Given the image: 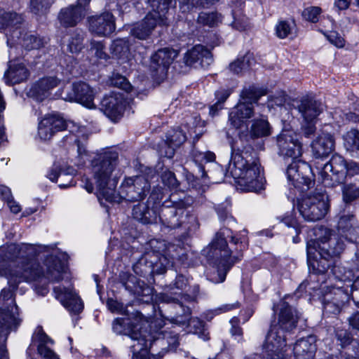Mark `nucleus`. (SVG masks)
Here are the masks:
<instances>
[{
  "instance_id": "nucleus-50",
  "label": "nucleus",
  "mask_w": 359,
  "mask_h": 359,
  "mask_svg": "<svg viewBox=\"0 0 359 359\" xmlns=\"http://www.w3.org/2000/svg\"><path fill=\"white\" fill-rule=\"evenodd\" d=\"M342 307L331 299L329 294H327L323 299V309L325 313H338Z\"/></svg>"
},
{
  "instance_id": "nucleus-49",
  "label": "nucleus",
  "mask_w": 359,
  "mask_h": 359,
  "mask_svg": "<svg viewBox=\"0 0 359 359\" xmlns=\"http://www.w3.org/2000/svg\"><path fill=\"white\" fill-rule=\"evenodd\" d=\"M281 222H283L286 226L289 228H292V230L297 235L296 237H293L294 242L297 243V238H298L297 235L301 231V228L296 219L293 216L292 212L285 215L282 219Z\"/></svg>"
},
{
  "instance_id": "nucleus-54",
  "label": "nucleus",
  "mask_w": 359,
  "mask_h": 359,
  "mask_svg": "<svg viewBox=\"0 0 359 359\" xmlns=\"http://www.w3.org/2000/svg\"><path fill=\"white\" fill-rule=\"evenodd\" d=\"M43 43L41 39L34 35H29L23 39L22 45L27 50H32L39 49L43 46Z\"/></svg>"
},
{
  "instance_id": "nucleus-33",
  "label": "nucleus",
  "mask_w": 359,
  "mask_h": 359,
  "mask_svg": "<svg viewBox=\"0 0 359 359\" xmlns=\"http://www.w3.org/2000/svg\"><path fill=\"white\" fill-rule=\"evenodd\" d=\"M133 217L143 224L158 222L157 211L146 203H138L133 208Z\"/></svg>"
},
{
  "instance_id": "nucleus-1",
  "label": "nucleus",
  "mask_w": 359,
  "mask_h": 359,
  "mask_svg": "<svg viewBox=\"0 0 359 359\" xmlns=\"http://www.w3.org/2000/svg\"><path fill=\"white\" fill-rule=\"evenodd\" d=\"M53 247L21 243H11L0 248V276H5L13 288L22 281H34L42 276L50 281L62 280L65 263L57 255L48 257L41 267L34 257Z\"/></svg>"
},
{
  "instance_id": "nucleus-22",
  "label": "nucleus",
  "mask_w": 359,
  "mask_h": 359,
  "mask_svg": "<svg viewBox=\"0 0 359 359\" xmlns=\"http://www.w3.org/2000/svg\"><path fill=\"white\" fill-rule=\"evenodd\" d=\"M177 55L178 53L172 48L159 49L151 56V69L157 73L165 74Z\"/></svg>"
},
{
  "instance_id": "nucleus-46",
  "label": "nucleus",
  "mask_w": 359,
  "mask_h": 359,
  "mask_svg": "<svg viewBox=\"0 0 359 359\" xmlns=\"http://www.w3.org/2000/svg\"><path fill=\"white\" fill-rule=\"evenodd\" d=\"M23 18L16 13H4L1 17V22L4 27H18L22 22Z\"/></svg>"
},
{
  "instance_id": "nucleus-12",
  "label": "nucleus",
  "mask_w": 359,
  "mask_h": 359,
  "mask_svg": "<svg viewBox=\"0 0 359 359\" xmlns=\"http://www.w3.org/2000/svg\"><path fill=\"white\" fill-rule=\"evenodd\" d=\"M319 175L326 187H334L344 182L347 175L346 161L341 156H333L323 165Z\"/></svg>"
},
{
  "instance_id": "nucleus-17",
  "label": "nucleus",
  "mask_w": 359,
  "mask_h": 359,
  "mask_svg": "<svg viewBox=\"0 0 359 359\" xmlns=\"http://www.w3.org/2000/svg\"><path fill=\"white\" fill-rule=\"evenodd\" d=\"M149 188V183L143 176L128 178L120 188V197L128 201H140L144 198Z\"/></svg>"
},
{
  "instance_id": "nucleus-27",
  "label": "nucleus",
  "mask_w": 359,
  "mask_h": 359,
  "mask_svg": "<svg viewBox=\"0 0 359 359\" xmlns=\"http://www.w3.org/2000/svg\"><path fill=\"white\" fill-rule=\"evenodd\" d=\"M316 337L310 335L297 341L293 346L296 359H313L316 352Z\"/></svg>"
},
{
  "instance_id": "nucleus-8",
  "label": "nucleus",
  "mask_w": 359,
  "mask_h": 359,
  "mask_svg": "<svg viewBox=\"0 0 359 359\" xmlns=\"http://www.w3.org/2000/svg\"><path fill=\"white\" fill-rule=\"evenodd\" d=\"M151 6L156 8L149 12L142 21L137 24L131 30V34L136 38L146 39L157 25H168L165 13L168 10V1H152Z\"/></svg>"
},
{
  "instance_id": "nucleus-57",
  "label": "nucleus",
  "mask_w": 359,
  "mask_h": 359,
  "mask_svg": "<svg viewBox=\"0 0 359 359\" xmlns=\"http://www.w3.org/2000/svg\"><path fill=\"white\" fill-rule=\"evenodd\" d=\"M163 183L170 189L178 187V182L175 174L169 170L163 172L161 176Z\"/></svg>"
},
{
  "instance_id": "nucleus-59",
  "label": "nucleus",
  "mask_w": 359,
  "mask_h": 359,
  "mask_svg": "<svg viewBox=\"0 0 359 359\" xmlns=\"http://www.w3.org/2000/svg\"><path fill=\"white\" fill-rule=\"evenodd\" d=\"M335 336L342 346L350 344L352 340L351 334L344 329L337 328L335 330Z\"/></svg>"
},
{
  "instance_id": "nucleus-56",
  "label": "nucleus",
  "mask_w": 359,
  "mask_h": 359,
  "mask_svg": "<svg viewBox=\"0 0 359 359\" xmlns=\"http://www.w3.org/2000/svg\"><path fill=\"white\" fill-rule=\"evenodd\" d=\"M90 44V52L91 54H94L98 59L106 60L107 58V55L104 50V47L102 43L93 41Z\"/></svg>"
},
{
  "instance_id": "nucleus-19",
  "label": "nucleus",
  "mask_w": 359,
  "mask_h": 359,
  "mask_svg": "<svg viewBox=\"0 0 359 359\" xmlns=\"http://www.w3.org/2000/svg\"><path fill=\"white\" fill-rule=\"evenodd\" d=\"M89 9L87 1L77 2L61 10L58 19L65 27H75L88 13Z\"/></svg>"
},
{
  "instance_id": "nucleus-21",
  "label": "nucleus",
  "mask_w": 359,
  "mask_h": 359,
  "mask_svg": "<svg viewBox=\"0 0 359 359\" xmlns=\"http://www.w3.org/2000/svg\"><path fill=\"white\" fill-rule=\"evenodd\" d=\"M279 307L278 323L272 327H278L281 334L290 332L297 326L298 313L285 302H280Z\"/></svg>"
},
{
  "instance_id": "nucleus-29",
  "label": "nucleus",
  "mask_w": 359,
  "mask_h": 359,
  "mask_svg": "<svg viewBox=\"0 0 359 359\" xmlns=\"http://www.w3.org/2000/svg\"><path fill=\"white\" fill-rule=\"evenodd\" d=\"M28 75V70L23 64L10 62L8 69L4 74V79L8 85H15L25 81Z\"/></svg>"
},
{
  "instance_id": "nucleus-31",
  "label": "nucleus",
  "mask_w": 359,
  "mask_h": 359,
  "mask_svg": "<svg viewBox=\"0 0 359 359\" xmlns=\"http://www.w3.org/2000/svg\"><path fill=\"white\" fill-rule=\"evenodd\" d=\"M298 110L304 117V121H314L323 111V106L318 101L311 99H303L298 105Z\"/></svg>"
},
{
  "instance_id": "nucleus-23",
  "label": "nucleus",
  "mask_w": 359,
  "mask_h": 359,
  "mask_svg": "<svg viewBox=\"0 0 359 359\" xmlns=\"http://www.w3.org/2000/svg\"><path fill=\"white\" fill-rule=\"evenodd\" d=\"M183 60L187 66L191 67L198 63L205 67L212 62V57L209 50L203 46L196 45L187 51Z\"/></svg>"
},
{
  "instance_id": "nucleus-18",
  "label": "nucleus",
  "mask_w": 359,
  "mask_h": 359,
  "mask_svg": "<svg viewBox=\"0 0 359 359\" xmlns=\"http://www.w3.org/2000/svg\"><path fill=\"white\" fill-rule=\"evenodd\" d=\"M285 341V333L281 334L278 327L271 326L263 344V349L271 359H283Z\"/></svg>"
},
{
  "instance_id": "nucleus-38",
  "label": "nucleus",
  "mask_w": 359,
  "mask_h": 359,
  "mask_svg": "<svg viewBox=\"0 0 359 359\" xmlns=\"http://www.w3.org/2000/svg\"><path fill=\"white\" fill-rule=\"evenodd\" d=\"M187 137L180 128L169 132L167 136V142L171 150L166 155L171 158L174 154L175 147H180L186 141Z\"/></svg>"
},
{
  "instance_id": "nucleus-20",
  "label": "nucleus",
  "mask_w": 359,
  "mask_h": 359,
  "mask_svg": "<svg viewBox=\"0 0 359 359\" xmlns=\"http://www.w3.org/2000/svg\"><path fill=\"white\" fill-rule=\"evenodd\" d=\"M53 292L55 298L58 299L68 311L75 313L82 311V302L72 288L60 285L55 287Z\"/></svg>"
},
{
  "instance_id": "nucleus-5",
  "label": "nucleus",
  "mask_w": 359,
  "mask_h": 359,
  "mask_svg": "<svg viewBox=\"0 0 359 359\" xmlns=\"http://www.w3.org/2000/svg\"><path fill=\"white\" fill-rule=\"evenodd\" d=\"M224 235V232L217 233L211 244L203 250L212 266L208 279L214 283L224 281L227 272L237 260L236 257L231 256Z\"/></svg>"
},
{
  "instance_id": "nucleus-13",
  "label": "nucleus",
  "mask_w": 359,
  "mask_h": 359,
  "mask_svg": "<svg viewBox=\"0 0 359 359\" xmlns=\"http://www.w3.org/2000/svg\"><path fill=\"white\" fill-rule=\"evenodd\" d=\"M276 145L279 155L285 158L296 160L302 154V144L292 130H283L276 137Z\"/></svg>"
},
{
  "instance_id": "nucleus-6",
  "label": "nucleus",
  "mask_w": 359,
  "mask_h": 359,
  "mask_svg": "<svg viewBox=\"0 0 359 359\" xmlns=\"http://www.w3.org/2000/svg\"><path fill=\"white\" fill-rule=\"evenodd\" d=\"M111 163L112 153L111 151L97 154L91 161L92 171L97 187V199L100 205L106 209L109 216L110 205L112 204Z\"/></svg>"
},
{
  "instance_id": "nucleus-62",
  "label": "nucleus",
  "mask_w": 359,
  "mask_h": 359,
  "mask_svg": "<svg viewBox=\"0 0 359 359\" xmlns=\"http://www.w3.org/2000/svg\"><path fill=\"white\" fill-rule=\"evenodd\" d=\"M314 121H305L302 126V134L305 137L310 138L316 132Z\"/></svg>"
},
{
  "instance_id": "nucleus-36",
  "label": "nucleus",
  "mask_w": 359,
  "mask_h": 359,
  "mask_svg": "<svg viewBox=\"0 0 359 359\" xmlns=\"http://www.w3.org/2000/svg\"><path fill=\"white\" fill-rule=\"evenodd\" d=\"M135 278L132 277L128 279L127 283H126V288L129 290L130 292H133L138 297H145V299L143 301L148 302L152 300V289L149 286L146 285L144 282H138L137 285L134 286V288H132L129 285V283L133 282Z\"/></svg>"
},
{
  "instance_id": "nucleus-44",
  "label": "nucleus",
  "mask_w": 359,
  "mask_h": 359,
  "mask_svg": "<svg viewBox=\"0 0 359 359\" xmlns=\"http://www.w3.org/2000/svg\"><path fill=\"white\" fill-rule=\"evenodd\" d=\"M344 144L347 150L359 151V131L351 129L344 135Z\"/></svg>"
},
{
  "instance_id": "nucleus-45",
  "label": "nucleus",
  "mask_w": 359,
  "mask_h": 359,
  "mask_svg": "<svg viewBox=\"0 0 359 359\" xmlns=\"http://www.w3.org/2000/svg\"><path fill=\"white\" fill-rule=\"evenodd\" d=\"M342 197L345 203H351L359 198V186L355 184H346L342 187Z\"/></svg>"
},
{
  "instance_id": "nucleus-61",
  "label": "nucleus",
  "mask_w": 359,
  "mask_h": 359,
  "mask_svg": "<svg viewBox=\"0 0 359 359\" xmlns=\"http://www.w3.org/2000/svg\"><path fill=\"white\" fill-rule=\"evenodd\" d=\"M195 158L201 163H210L215 161V154L212 151H199L195 154Z\"/></svg>"
},
{
  "instance_id": "nucleus-42",
  "label": "nucleus",
  "mask_w": 359,
  "mask_h": 359,
  "mask_svg": "<svg viewBox=\"0 0 359 359\" xmlns=\"http://www.w3.org/2000/svg\"><path fill=\"white\" fill-rule=\"evenodd\" d=\"M160 298L162 299L163 302L175 304L176 306H179L182 309V315L184 316V319H182L180 320L175 319L177 323L184 324L187 322V317L191 314V310L189 308V306H184L183 304V302L181 300H180L178 297H172L169 296L168 294H161Z\"/></svg>"
},
{
  "instance_id": "nucleus-30",
  "label": "nucleus",
  "mask_w": 359,
  "mask_h": 359,
  "mask_svg": "<svg viewBox=\"0 0 359 359\" xmlns=\"http://www.w3.org/2000/svg\"><path fill=\"white\" fill-rule=\"evenodd\" d=\"M58 79L53 76L40 79L31 88L29 93L37 100L42 101L49 95V91L58 85Z\"/></svg>"
},
{
  "instance_id": "nucleus-2",
  "label": "nucleus",
  "mask_w": 359,
  "mask_h": 359,
  "mask_svg": "<svg viewBox=\"0 0 359 359\" xmlns=\"http://www.w3.org/2000/svg\"><path fill=\"white\" fill-rule=\"evenodd\" d=\"M114 331L130 337L133 341L130 348L133 359H147L149 353L154 359L162 358L168 349H174L179 344L177 334L165 330L152 337L147 330H142L137 318H116L114 321Z\"/></svg>"
},
{
  "instance_id": "nucleus-34",
  "label": "nucleus",
  "mask_w": 359,
  "mask_h": 359,
  "mask_svg": "<svg viewBox=\"0 0 359 359\" xmlns=\"http://www.w3.org/2000/svg\"><path fill=\"white\" fill-rule=\"evenodd\" d=\"M250 133L252 138L267 137L271 133V128L268 121L256 119L251 126Z\"/></svg>"
},
{
  "instance_id": "nucleus-40",
  "label": "nucleus",
  "mask_w": 359,
  "mask_h": 359,
  "mask_svg": "<svg viewBox=\"0 0 359 359\" xmlns=\"http://www.w3.org/2000/svg\"><path fill=\"white\" fill-rule=\"evenodd\" d=\"M188 325L190 332L197 334L198 337L203 340L206 341L210 339L209 332L205 327V323L199 318H194L190 319L188 323Z\"/></svg>"
},
{
  "instance_id": "nucleus-28",
  "label": "nucleus",
  "mask_w": 359,
  "mask_h": 359,
  "mask_svg": "<svg viewBox=\"0 0 359 359\" xmlns=\"http://www.w3.org/2000/svg\"><path fill=\"white\" fill-rule=\"evenodd\" d=\"M184 210L175 207H163L159 212H157L158 221L163 225L175 229L181 226V217Z\"/></svg>"
},
{
  "instance_id": "nucleus-55",
  "label": "nucleus",
  "mask_w": 359,
  "mask_h": 359,
  "mask_svg": "<svg viewBox=\"0 0 359 359\" xmlns=\"http://www.w3.org/2000/svg\"><path fill=\"white\" fill-rule=\"evenodd\" d=\"M181 225H184V228L189 231H195L199 227L197 217L194 215L187 214L184 219H181Z\"/></svg>"
},
{
  "instance_id": "nucleus-37",
  "label": "nucleus",
  "mask_w": 359,
  "mask_h": 359,
  "mask_svg": "<svg viewBox=\"0 0 359 359\" xmlns=\"http://www.w3.org/2000/svg\"><path fill=\"white\" fill-rule=\"evenodd\" d=\"M254 62L253 55L250 53H245L242 57H238L229 65V69L234 74L241 73L251 67Z\"/></svg>"
},
{
  "instance_id": "nucleus-4",
  "label": "nucleus",
  "mask_w": 359,
  "mask_h": 359,
  "mask_svg": "<svg viewBox=\"0 0 359 359\" xmlns=\"http://www.w3.org/2000/svg\"><path fill=\"white\" fill-rule=\"evenodd\" d=\"M227 173L244 191H258L264 189V180L258 158L248 150H233Z\"/></svg>"
},
{
  "instance_id": "nucleus-24",
  "label": "nucleus",
  "mask_w": 359,
  "mask_h": 359,
  "mask_svg": "<svg viewBox=\"0 0 359 359\" xmlns=\"http://www.w3.org/2000/svg\"><path fill=\"white\" fill-rule=\"evenodd\" d=\"M335 140L328 133L320 135L311 144L313 155L316 158L327 157L334 149Z\"/></svg>"
},
{
  "instance_id": "nucleus-51",
  "label": "nucleus",
  "mask_w": 359,
  "mask_h": 359,
  "mask_svg": "<svg viewBox=\"0 0 359 359\" xmlns=\"http://www.w3.org/2000/svg\"><path fill=\"white\" fill-rule=\"evenodd\" d=\"M321 8L318 6H311L305 8L302 12L303 18L309 22H316L318 20Z\"/></svg>"
},
{
  "instance_id": "nucleus-47",
  "label": "nucleus",
  "mask_w": 359,
  "mask_h": 359,
  "mask_svg": "<svg viewBox=\"0 0 359 359\" xmlns=\"http://www.w3.org/2000/svg\"><path fill=\"white\" fill-rule=\"evenodd\" d=\"M342 287V286L338 285L337 287L333 288L329 294L331 299L341 307L349 300L348 292H346Z\"/></svg>"
},
{
  "instance_id": "nucleus-14",
  "label": "nucleus",
  "mask_w": 359,
  "mask_h": 359,
  "mask_svg": "<svg viewBox=\"0 0 359 359\" xmlns=\"http://www.w3.org/2000/svg\"><path fill=\"white\" fill-rule=\"evenodd\" d=\"M12 302L13 305L11 311H4L0 309V359H8L5 343L10 332L16 329L20 323L18 308L13 299Z\"/></svg>"
},
{
  "instance_id": "nucleus-60",
  "label": "nucleus",
  "mask_w": 359,
  "mask_h": 359,
  "mask_svg": "<svg viewBox=\"0 0 359 359\" xmlns=\"http://www.w3.org/2000/svg\"><path fill=\"white\" fill-rule=\"evenodd\" d=\"M76 64L77 62L75 58L68 55H65L63 59L60 61V65L65 67L70 74H73L74 69Z\"/></svg>"
},
{
  "instance_id": "nucleus-64",
  "label": "nucleus",
  "mask_w": 359,
  "mask_h": 359,
  "mask_svg": "<svg viewBox=\"0 0 359 359\" xmlns=\"http://www.w3.org/2000/svg\"><path fill=\"white\" fill-rule=\"evenodd\" d=\"M232 26L238 31H244L250 26V23L247 18L243 17L239 19H235Z\"/></svg>"
},
{
  "instance_id": "nucleus-16",
  "label": "nucleus",
  "mask_w": 359,
  "mask_h": 359,
  "mask_svg": "<svg viewBox=\"0 0 359 359\" xmlns=\"http://www.w3.org/2000/svg\"><path fill=\"white\" fill-rule=\"evenodd\" d=\"M131 89L132 86L126 77L119 74L114 76V100L116 102L114 103V122L123 115Z\"/></svg>"
},
{
  "instance_id": "nucleus-7",
  "label": "nucleus",
  "mask_w": 359,
  "mask_h": 359,
  "mask_svg": "<svg viewBox=\"0 0 359 359\" xmlns=\"http://www.w3.org/2000/svg\"><path fill=\"white\" fill-rule=\"evenodd\" d=\"M264 95V90L254 86L244 88L241 93L239 102L229 114L231 124L236 128H241L254 115V104Z\"/></svg>"
},
{
  "instance_id": "nucleus-26",
  "label": "nucleus",
  "mask_w": 359,
  "mask_h": 359,
  "mask_svg": "<svg viewBox=\"0 0 359 359\" xmlns=\"http://www.w3.org/2000/svg\"><path fill=\"white\" fill-rule=\"evenodd\" d=\"M89 30L98 36H107L112 28V14L107 12L88 18Z\"/></svg>"
},
{
  "instance_id": "nucleus-10",
  "label": "nucleus",
  "mask_w": 359,
  "mask_h": 359,
  "mask_svg": "<svg viewBox=\"0 0 359 359\" xmlns=\"http://www.w3.org/2000/svg\"><path fill=\"white\" fill-rule=\"evenodd\" d=\"M146 250L147 259L149 260L154 271L157 273H163L167 266L172 262V257L168 253L170 247L164 241L150 240L147 244Z\"/></svg>"
},
{
  "instance_id": "nucleus-25",
  "label": "nucleus",
  "mask_w": 359,
  "mask_h": 359,
  "mask_svg": "<svg viewBox=\"0 0 359 359\" xmlns=\"http://www.w3.org/2000/svg\"><path fill=\"white\" fill-rule=\"evenodd\" d=\"M95 93L93 88L83 82L75 83L72 85V95H69L71 100H74L88 108L94 106Z\"/></svg>"
},
{
  "instance_id": "nucleus-3",
  "label": "nucleus",
  "mask_w": 359,
  "mask_h": 359,
  "mask_svg": "<svg viewBox=\"0 0 359 359\" xmlns=\"http://www.w3.org/2000/svg\"><path fill=\"white\" fill-rule=\"evenodd\" d=\"M314 238L307 242V259L317 273H325L332 264V259L344 248L343 239L331 229L318 226L313 229Z\"/></svg>"
},
{
  "instance_id": "nucleus-48",
  "label": "nucleus",
  "mask_w": 359,
  "mask_h": 359,
  "mask_svg": "<svg viewBox=\"0 0 359 359\" xmlns=\"http://www.w3.org/2000/svg\"><path fill=\"white\" fill-rule=\"evenodd\" d=\"M221 22V17L217 13H201L198 18V22L203 25L214 27Z\"/></svg>"
},
{
  "instance_id": "nucleus-32",
  "label": "nucleus",
  "mask_w": 359,
  "mask_h": 359,
  "mask_svg": "<svg viewBox=\"0 0 359 359\" xmlns=\"http://www.w3.org/2000/svg\"><path fill=\"white\" fill-rule=\"evenodd\" d=\"M356 219L352 214H344L340 216L338 221V230L346 239L353 241L355 238L354 233L359 230V225H356Z\"/></svg>"
},
{
  "instance_id": "nucleus-35",
  "label": "nucleus",
  "mask_w": 359,
  "mask_h": 359,
  "mask_svg": "<svg viewBox=\"0 0 359 359\" xmlns=\"http://www.w3.org/2000/svg\"><path fill=\"white\" fill-rule=\"evenodd\" d=\"M118 60V63L123 65L128 63L130 58L129 47L126 41L123 40H116L114 42V59Z\"/></svg>"
},
{
  "instance_id": "nucleus-58",
  "label": "nucleus",
  "mask_w": 359,
  "mask_h": 359,
  "mask_svg": "<svg viewBox=\"0 0 359 359\" xmlns=\"http://www.w3.org/2000/svg\"><path fill=\"white\" fill-rule=\"evenodd\" d=\"M327 40L333 45L338 48L344 47L345 41L339 34L335 31H331L328 33H324Z\"/></svg>"
},
{
  "instance_id": "nucleus-11",
  "label": "nucleus",
  "mask_w": 359,
  "mask_h": 359,
  "mask_svg": "<svg viewBox=\"0 0 359 359\" xmlns=\"http://www.w3.org/2000/svg\"><path fill=\"white\" fill-rule=\"evenodd\" d=\"M63 130L74 133L79 130V128L74 123L66 121L60 114H50L46 115L39 122L38 135L43 140H48L56 133Z\"/></svg>"
},
{
  "instance_id": "nucleus-41",
  "label": "nucleus",
  "mask_w": 359,
  "mask_h": 359,
  "mask_svg": "<svg viewBox=\"0 0 359 359\" xmlns=\"http://www.w3.org/2000/svg\"><path fill=\"white\" fill-rule=\"evenodd\" d=\"M40 343L38 345V352L45 359H59L57 355L48 347L46 344L48 343H53L51 339H50L46 334L41 333L39 335Z\"/></svg>"
},
{
  "instance_id": "nucleus-52",
  "label": "nucleus",
  "mask_w": 359,
  "mask_h": 359,
  "mask_svg": "<svg viewBox=\"0 0 359 359\" xmlns=\"http://www.w3.org/2000/svg\"><path fill=\"white\" fill-rule=\"evenodd\" d=\"M100 109L109 119H112V95H107L103 97L100 104Z\"/></svg>"
},
{
  "instance_id": "nucleus-39",
  "label": "nucleus",
  "mask_w": 359,
  "mask_h": 359,
  "mask_svg": "<svg viewBox=\"0 0 359 359\" xmlns=\"http://www.w3.org/2000/svg\"><path fill=\"white\" fill-rule=\"evenodd\" d=\"M295 27L293 20H280L276 26V34L280 39L292 38L295 35Z\"/></svg>"
},
{
  "instance_id": "nucleus-43",
  "label": "nucleus",
  "mask_w": 359,
  "mask_h": 359,
  "mask_svg": "<svg viewBox=\"0 0 359 359\" xmlns=\"http://www.w3.org/2000/svg\"><path fill=\"white\" fill-rule=\"evenodd\" d=\"M83 36L82 32L75 31L69 38L67 49L72 53H79L83 48Z\"/></svg>"
},
{
  "instance_id": "nucleus-53",
  "label": "nucleus",
  "mask_w": 359,
  "mask_h": 359,
  "mask_svg": "<svg viewBox=\"0 0 359 359\" xmlns=\"http://www.w3.org/2000/svg\"><path fill=\"white\" fill-rule=\"evenodd\" d=\"M163 197V190L161 187H154L148 199V203H153L152 207L157 210L158 207L160 205L161 201Z\"/></svg>"
},
{
  "instance_id": "nucleus-15",
  "label": "nucleus",
  "mask_w": 359,
  "mask_h": 359,
  "mask_svg": "<svg viewBox=\"0 0 359 359\" xmlns=\"http://www.w3.org/2000/svg\"><path fill=\"white\" fill-rule=\"evenodd\" d=\"M311 168L305 162L293 161L286 170L287 179L292 184L303 191L309 189L314 184L311 179Z\"/></svg>"
},
{
  "instance_id": "nucleus-63",
  "label": "nucleus",
  "mask_w": 359,
  "mask_h": 359,
  "mask_svg": "<svg viewBox=\"0 0 359 359\" xmlns=\"http://www.w3.org/2000/svg\"><path fill=\"white\" fill-rule=\"evenodd\" d=\"M332 272L333 275L335 276L336 278L339 279L340 282H346L351 283L352 281L351 278V273L349 271L348 272V274L344 273V275H339L338 273H340L341 272V268L339 266H334L332 269Z\"/></svg>"
},
{
  "instance_id": "nucleus-9",
  "label": "nucleus",
  "mask_w": 359,
  "mask_h": 359,
  "mask_svg": "<svg viewBox=\"0 0 359 359\" xmlns=\"http://www.w3.org/2000/svg\"><path fill=\"white\" fill-rule=\"evenodd\" d=\"M297 208L305 220L318 221L323 219L328 211L327 197L320 193L309 194L299 201Z\"/></svg>"
}]
</instances>
